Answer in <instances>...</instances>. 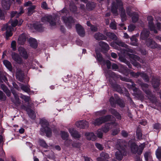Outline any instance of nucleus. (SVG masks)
I'll return each mask as SVG.
<instances>
[{
	"label": "nucleus",
	"mask_w": 161,
	"mask_h": 161,
	"mask_svg": "<svg viewBox=\"0 0 161 161\" xmlns=\"http://www.w3.org/2000/svg\"><path fill=\"white\" fill-rule=\"evenodd\" d=\"M107 77L109 78V82L110 86L115 91L119 93H123V91L121 89L120 85L116 83V80L114 79L115 73L111 71H108L107 72Z\"/></svg>",
	"instance_id": "1"
},
{
	"label": "nucleus",
	"mask_w": 161,
	"mask_h": 161,
	"mask_svg": "<svg viewBox=\"0 0 161 161\" xmlns=\"http://www.w3.org/2000/svg\"><path fill=\"white\" fill-rule=\"evenodd\" d=\"M145 146L144 143L141 144L138 146L135 142H132L130 145L132 153L134 154H137L138 156L141 155L142 153Z\"/></svg>",
	"instance_id": "2"
},
{
	"label": "nucleus",
	"mask_w": 161,
	"mask_h": 161,
	"mask_svg": "<svg viewBox=\"0 0 161 161\" xmlns=\"http://www.w3.org/2000/svg\"><path fill=\"white\" fill-rule=\"evenodd\" d=\"M119 146L120 150L118 149V151H116L115 153V156L117 159L120 161L122 159L124 156L126 155V152L125 148H121L120 145Z\"/></svg>",
	"instance_id": "3"
},
{
	"label": "nucleus",
	"mask_w": 161,
	"mask_h": 161,
	"mask_svg": "<svg viewBox=\"0 0 161 161\" xmlns=\"http://www.w3.org/2000/svg\"><path fill=\"white\" fill-rule=\"evenodd\" d=\"M62 19L66 25L69 28L72 27V24L75 23L73 18L71 16L67 17L64 16L62 17Z\"/></svg>",
	"instance_id": "4"
},
{
	"label": "nucleus",
	"mask_w": 161,
	"mask_h": 161,
	"mask_svg": "<svg viewBox=\"0 0 161 161\" xmlns=\"http://www.w3.org/2000/svg\"><path fill=\"white\" fill-rule=\"evenodd\" d=\"M129 57L132 58L131 64L133 66L136 67L137 68H139L141 67V65L140 64L136 61V60H139L140 58L139 57L136 55L133 54H130Z\"/></svg>",
	"instance_id": "5"
},
{
	"label": "nucleus",
	"mask_w": 161,
	"mask_h": 161,
	"mask_svg": "<svg viewBox=\"0 0 161 161\" xmlns=\"http://www.w3.org/2000/svg\"><path fill=\"white\" fill-rule=\"evenodd\" d=\"M146 44L148 47L152 49H154L159 47L158 45L152 39L150 38H148L146 40Z\"/></svg>",
	"instance_id": "6"
},
{
	"label": "nucleus",
	"mask_w": 161,
	"mask_h": 161,
	"mask_svg": "<svg viewBox=\"0 0 161 161\" xmlns=\"http://www.w3.org/2000/svg\"><path fill=\"white\" fill-rule=\"evenodd\" d=\"M98 44L100 47V51L103 53H106L109 49V45L103 41L99 42Z\"/></svg>",
	"instance_id": "7"
},
{
	"label": "nucleus",
	"mask_w": 161,
	"mask_h": 161,
	"mask_svg": "<svg viewBox=\"0 0 161 161\" xmlns=\"http://www.w3.org/2000/svg\"><path fill=\"white\" fill-rule=\"evenodd\" d=\"M147 19L149 20L148 22V27L151 31H153L155 33H157V31L156 29L155 26L153 22V19L152 16H149Z\"/></svg>",
	"instance_id": "8"
},
{
	"label": "nucleus",
	"mask_w": 161,
	"mask_h": 161,
	"mask_svg": "<svg viewBox=\"0 0 161 161\" xmlns=\"http://www.w3.org/2000/svg\"><path fill=\"white\" fill-rule=\"evenodd\" d=\"M75 29L78 34L80 36L83 37L85 35V30L82 26L79 24L75 25Z\"/></svg>",
	"instance_id": "9"
},
{
	"label": "nucleus",
	"mask_w": 161,
	"mask_h": 161,
	"mask_svg": "<svg viewBox=\"0 0 161 161\" xmlns=\"http://www.w3.org/2000/svg\"><path fill=\"white\" fill-rule=\"evenodd\" d=\"M114 41V42H111L110 45L116 48V47H118L117 45L125 47H126L128 46V45L124 42L121 41L117 40V39Z\"/></svg>",
	"instance_id": "10"
},
{
	"label": "nucleus",
	"mask_w": 161,
	"mask_h": 161,
	"mask_svg": "<svg viewBox=\"0 0 161 161\" xmlns=\"http://www.w3.org/2000/svg\"><path fill=\"white\" fill-rule=\"evenodd\" d=\"M11 56L13 59L17 63L21 64L22 63V59L18 53L13 52L12 53Z\"/></svg>",
	"instance_id": "11"
},
{
	"label": "nucleus",
	"mask_w": 161,
	"mask_h": 161,
	"mask_svg": "<svg viewBox=\"0 0 161 161\" xmlns=\"http://www.w3.org/2000/svg\"><path fill=\"white\" fill-rule=\"evenodd\" d=\"M76 126L80 128L85 129L88 127V123L86 120H80L75 123Z\"/></svg>",
	"instance_id": "12"
},
{
	"label": "nucleus",
	"mask_w": 161,
	"mask_h": 161,
	"mask_svg": "<svg viewBox=\"0 0 161 161\" xmlns=\"http://www.w3.org/2000/svg\"><path fill=\"white\" fill-rule=\"evenodd\" d=\"M41 131L46 134V136L48 137H50L52 135V129L49 126L44 127L42 128Z\"/></svg>",
	"instance_id": "13"
},
{
	"label": "nucleus",
	"mask_w": 161,
	"mask_h": 161,
	"mask_svg": "<svg viewBox=\"0 0 161 161\" xmlns=\"http://www.w3.org/2000/svg\"><path fill=\"white\" fill-rule=\"evenodd\" d=\"M19 12L16 11H12L11 14V18H13L14 16H16V18H18L22 14L25 12L23 8L22 7H20L19 9Z\"/></svg>",
	"instance_id": "14"
},
{
	"label": "nucleus",
	"mask_w": 161,
	"mask_h": 161,
	"mask_svg": "<svg viewBox=\"0 0 161 161\" xmlns=\"http://www.w3.org/2000/svg\"><path fill=\"white\" fill-rule=\"evenodd\" d=\"M1 4L4 9L8 10L10 8L11 3L10 0H2Z\"/></svg>",
	"instance_id": "15"
},
{
	"label": "nucleus",
	"mask_w": 161,
	"mask_h": 161,
	"mask_svg": "<svg viewBox=\"0 0 161 161\" xmlns=\"http://www.w3.org/2000/svg\"><path fill=\"white\" fill-rule=\"evenodd\" d=\"M18 51L20 56L24 59H27L28 57L27 53L24 48L20 47L18 48Z\"/></svg>",
	"instance_id": "16"
},
{
	"label": "nucleus",
	"mask_w": 161,
	"mask_h": 161,
	"mask_svg": "<svg viewBox=\"0 0 161 161\" xmlns=\"http://www.w3.org/2000/svg\"><path fill=\"white\" fill-rule=\"evenodd\" d=\"M100 156L97 158L98 161H107L109 158L108 154L105 152L101 153Z\"/></svg>",
	"instance_id": "17"
},
{
	"label": "nucleus",
	"mask_w": 161,
	"mask_h": 161,
	"mask_svg": "<svg viewBox=\"0 0 161 161\" xmlns=\"http://www.w3.org/2000/svg\"><path fill=\"white\" fill-rule=\"evenodd\" d=\"M94 38L98 41L103 40H107V37L106 36L100 32L96 33L94 36Z\"/></svg>",
	"instance_id": "18"
},
{
	"label": "nucleus",
	"mask_w": 161,
	"mask_h": 161,
	"mask_svg": "<svg viewBox=\"0 0 161 161\" xmlns=\"http://www.w3.org/2000/svg\"><path fill=\"white\" fill-rule=\"evenodd\" d=\"M110 113L114 116L118 120H121V116L120 114L114 109L110 108L108 109Z\"/></svg>",
	"instance_id": "19"
},
{
	"label": "nucleus",
	"mask_w": 161,
	"mask_h": 161,
	"mask_svg": "<svg viewBox=\"0 0 161 161\" xmlns=\"http://www.w3.org/2000/svg\"><path fill=\"white\" fill-rule=\"evenodd\" d=\"M150 34V32L147 30H143L142 31L140 35V39L142 40H146L148 39Z\"/></svg>",
	"instance_id": "20"
},
{
	"label": "nucleus",
	"mask_w": 161,
	"mask_h": 161,
	"mask_svg": "<svg viewBox=\"0 0 161 161\" xmlns=\"http://www.w3.org/2000/svg\"><path fill=\"white\" fill-rule=\"evenodd\" d=\"M69 131L71 136L75 139L79 138L81 137V135L79 132L73 129H69Z\"/></svg>",
	"instance_id": "21"
},
{
	"label": "nucleus",
	"mask_w": 161,
	"mask_h": 161,
	"mask_svg": "<svg viewBox=\"0 0 161 161\" xmlns=\"http://www.w3.org/2000/svg\"><path fill=\"white\" fill-rule=\"evenodd\" d=\"M45 20L49 22L51 26H54L56 25L55 18L52 15L48 16L45 18Z\"/></svg>",
	"instance_id": "22"
},
{
	"label": "nucleus",
	"mask_w": 161,
	"mask_h": 161,
	"mask_svg": "<svg viewBox=\"0 0 161 161\" xmlns=\"http://www.w3.org/2000/svg\"><path fill=\"white\" fill-rule=\"evenodd\" d=\"M24 73L20 70H18L16 73V77L17 79L21 82H23L24 80Z\"/></svg>",
	"instance_id": "23"
},
{
	"label": "nucleus",
	"mask_w": 161,
	"mask_h": 161,
	"mask_svg": "<svg viewBox=\"0 0 161 161\" xmlns=\"http://www.w3.org/2000/svg\"><path fill=\"white\" fill-rule=\"evenodd\" d=\"M29 42L31 47L34 49L37 48L38 44L36 39L32 37L30 38L29 40Z\"/></svg>",
	"instance_id": "24"
},
{
	"label": "nucleus",
	"mask_w": 161,
	"mask_h": 161,
	"mask_svg": "<svg viewBox=\"0 0 161 161\" xmlns=\"http://www.w3.org/2000/svg\"><path fill=\"white\" fill-rule=\"evenodd\" d=\"M29 117L32 119H34L36 117L34 112L30 108H26V110Z\"/></svg>",
	"instance_id": "25"
},
{
	"label": "nucleus",
	"mask_w": 161,
	"mask_h": 161,
	"mask_svg": "<svg viewBox=\"0 0 161 161\" xmlns=\"http://www.w3.org/2000/svg\"><path fill=\"white\" fill-rule=\"evenodd\" d=\"M152 84L153 88L157 90L159 87L160 82L159 80L157 79L154 78L153 79Z\"/></svg>",
	"instance_id": "26"
},
{
	"label": "nucleus",
	"mask_w": 161,
	"mask_h": 161,
	"mask_svg": "<svg viewBox=\"0 0 161 161\" xmlns=\"http://www.w3.org/2000/svg\"><path fill=\"white\" fill-rule=\"evenodd\" d=\"M96 3L93 2H89L86 4V8L88 10H92L96 7Z\"/></svg>",
	"instance_id": "27"
},
{
	"label": "nucleus",
	"mask_w": 161,
	"mask_h": 161,
	"mask_svg": "<svg viewBox=\"0 0 161 161\" xmlns=\"http://www.w3.org/2000/svg\"><path fill=\"white\" fill-rule=\"evenodd\" d=\"M87 139L89 140L95 141L96 136L93 132L88 133L86 134Z\"/></svg>",
	"instance_id": "28"
},
{
	"label": "nucleus",
	"mask_w": 161,
	"mask_h": 161,
	"mask_svg": "<svg viewBox=\"0 0 161 161\" xmlns=\"http://www.w3.org/2000/svg\"><path fill=\"white\" fill-rule=\"evenodd\" d=\"M118 7L116 3L113 2L112 3L111 7V12L113 14H116L118 12Z\"/></svg>",
	"instance_id": "29"
},
{
	"label": "nucleus",
	"mask_w": 161,
	"mask_h": 161,
	"mask_svg": "<svg viewBox=\"0 0 161 161\" xmlns=\"http://www.w3.org/2000/svg\"><path fill=\"white\" fill-rule=\"evenodd\" d=\"M106 36H107L110 39L114 41L116 40L117 39V37L116 35L114 33L110 32H107L106 34Z\"/></svg>",
	"instance_id": "30"
},
{
	"label": "nucleus",
	"mask_w": 161,
	"mask_h": 161,
	"mask_svg": "<svg viewBox=\"0 0 161 161\" xmlns=\"http://www.w3.org/2000/svg\"><path fill=\"white\" fill-rule=\"evenodd\" d=\"M103 123V122L102 118H101V117L96 119L92 122V124L95 126L100 125Z\"/></svg>",
	"instance_id": "31"
},
{
	"label": "nucleus",
	"mask_w": 161,
	"mask_h": 161,
	"mask_svg": "<svg viewBox=\"0 0 161 161\" xmlns=\"http://www.w3.org/2000/svg\"><path fill=\"white\" fill-rule=\"evenodd\" d=\"M136 135L137 138L138 139L141 140L142 139V130L139 127H138L136 129Z\"/></svg>",
	"instance_id": "32"
},
{
	"label": "nucleus",
	"mask_w": 161,
	"mask_h": 161,
	"mask_svg": "<svg viewBox=\"0 0 161 161\" xmlns=\"http://www.w3.org/2000/svg\"><path fill=\"white\" fill-rule=\"evenodd\" d=\"M120 17L121 19V21L124 22L126 20L127 16L125 13V10L124 8H122V9L121 10Z\"/></svg>",
	"instance_id": "33"
},
{
	"label": "nucleus",
	"mask_w": 161,
	"mask_h": 161,
	"mask_svg": "<svg viewBox=\"0 0 161 161\" xmlns=\"http://www.w3.org/2000/svg\"><path fill=\"white\" fill-rule=\"evenodd\" d=\"M96 59L99 62L101 63L102 62H103V60H105L104 59L102 54L99 52L96 51Z\"/></svg>",
	"instance_id": "34"
},
{
	"label": "nucleus",
	"mask_w": 161,
	"mask_h": 161,
	"mask_svg": "<svg viewBox=\"0 0 161 161\" xmlns=\"http://www.w3.org/2000/svg\"><path fill=\"white\" fill-rule=\"evenodd\" d=\"M9 26L7 25L6 27V38L7 40H8L9 37L11 36H12L13 34L12 32V31L11 30V28L10 27L9 30V31H8V28Z\"/></svg>",
	"instance_id": "35"
},
{
	"label": "nucleus",
	"mask_w": 161,
	"mask_h": 161,
	"mask_svg": "<svg viewBox=\"0 0 161 161\" xmlns=\"http://www.w3.org/2000/svg\"><path fill=\"white\" fill-rule=\"evenodd\" d=\"M18 41L22 45L25 43L26 41V37L24 34L20 35L18 38Z\"/></svg>",
	"instance_id": "36"
},
{
	"label": "nucleus",
	"mask_w": 161,
	"mask_h": 161,
	"mask_svg": "<svg viewBox=\"0 0 161 161\" xmlns=\"http://www.w3.org/2000/svg\"><path fill=\"white\" fill-rule=\"evenodd\" d=\"M3 63L5 67L10 71L12 70V67L11 63L8 61L4 60L3 61Z\"/></svg>",
	"instance_id": "37"
},
{
	"label": "nucleus",
	"mask_w": 161,
	"mask_h": 161,
	"mask_svg": "<svg viewBox=\"0 0 161 161\" xmlns=\"http://www.w3.org/2000/svg\"><path fill=\"white\" fill-rule=\"evenodd\" d=\"M147 95L148 98L151 101H152V98H153L154 96L152 92L148 89L144 90L143 91Z\"/></svg>",
	"instance_id": "38"
},
{
	"label": "nucleus",
	"mask_w": 161,
	"mask_h": 161,
	"mask_svg": "<svg viewBox=\"0 0 161 161\" xmlns=\"http://www.w3.org/2000/svg\"><path fill=\"white\" fill-rule=\"evenodd\" d=\"M130 40L131 41L130 44L131 45L134 46H137L138 40L136 36L135 35L133 36L130 38Z\"/></svg>",
	"instance_id": "39"
},
{
	"label": "nucleus",
	"mask_w": 161,
	"mask_h": 161,
	"mask_svg": "<svg viewBox=\"0 0 161 161\" xmlns=\"http://www.w3.org/2000/svg\"><path fill=\"white\" fill-rule=\"evenodd\" d=\"M131 17H132V22L133 23L137 22L139 19V15L137 13L135 12H133V13Z\"/></svg>",
	"instance_id": "40"
},
{
	"label": "nucleus",
	"mask_w": 161,
	"mask_h": 161,
	"mask_svg": "<svg viewBox=\"0 0 161 161\" xmlns=\"http://www.w3.org/2000/svg\"><path fill=\"white\" fill-rule=\"evenodd\" d=\"M30 86L28 85H25L22 84L21 86V89L26 92H30L31 89Z\"/></svg>",
	"instance_id": "41"
},
{
	"label": "nucleus",
	"mask_w": 161,
	"mask_h": 161,
	"mask_svg": "<svg viewBox=\"0 0 161 161\" xmlns=\"http://www.w3.org/2000/svg\"><path fill=\"white\" fill-rule=\"evenodd\" d=\"M116 103L121 108H123L125 106L124 101L120 98H116Z\"/></svg>",
	"instance_id": "42"
},
{
	"label": "nucleus",
	"mask_w": 161,
	"mask_h": 161,
	"mask_svg": "<svg viewBox=\"0 0 161 161\" xmlns=\"http://www.w3.org/2000/svg\"><path fill=\"white\" fill-rule=\"evenodd\" d=\"M60 133L61 137L63 140H67L68 139L69 135L67 132L64 131H61Z\"/></svg>",
	"instance_id": "43"
},
{
	"label": "nucleus",
	"mask_w": 161,
	"mask_h": 161,
	"mask_svg": "<svg viewBox=\"0 0 161 161\" xmlns=\"http://www.w3.org/2000/svg\"><path fill=\"white\" fill-rule=\"evenodd\" d=\"M102 118L103 123L106 122L110 121L112 118V115L108 114L102 117H101Z\"/></svg>",
	"instance_id": "44"
},
{
	"label": "nucleus",
	"mask_w": 161,
	"mask_h": 161,
	"mask_svg": "<svg viewBox=\"0 0 161 161\" xmlns=\"http://www.w3.org/2000/svg\"><path fill=\"white\" fill-rule=\"evenodd\" d=\"M109 101L112 107L114 108L116 107V104H117L116 99L115 100L114 97L112 96L110 97Z\"/></svg>",
	"instance_id": "45"
},
{
	"label": "nucleus",
	"mask_w": 161,
	"mask_h": 161,
	"mask_svg": "<svg viewBox=\"0 0 161 161\" xmlns=\"http://www.w3.org/2000/svg\"><path fill=\"white\" fill-rule=\"evenodd\" d=\"M157 158L161 161V147H159L156 150L155 153Z\"/></svg>",
	"instance_id": "46"
},
{
	"label": "nucleus",
	"mask_w": 161,
	"mask_h": 161,
	"mask_svg": "<svg viewBox=\"0 0 161 161\" xmlns=\"http://www.w3.org/2000/svg\"><path fill=\"white\" fill-rule=\"evenodd\" d=\"M70 10L71 11L74 13L76 12L77 9V8L74 3H70L69 5Z\"/></svg>",
	"instance_id": "47"
},
{
	"label": "nucleus",
	"mask_w": 161,
	"mask_h": 161,
	"mask_svg": "<svg viewBox=\"0 0 161 161\" xmlns=\"http://www.w3.org/2000/svg\"><path fill=\"white\" fill-rule=\"evenodd\" d=\"M41 125L43 128L44 127L49 126V124L47 120L41 119Z\"/></svg>",
	"instance_id": "48"
},
{
	"label": "nucleus",
	"mask_w": 161,
	"mask_h": 161,
	"mask_svg": "<svg viewBox=\"0 0 161 161\" xmlns=\"http://www.w3.org/2000/svg\"><path fill=\"white\" fill-rule=\"evenodd\" d=\"M36 6L32 5L27 8L28 13L29 15H31L33 13V10L36 8Z\"/></svg>",
	"instance_id": "49"
},
{
	"label": "nucleus",
	"mask_w": 161,
	"mask_h": 161,
	"mask_svg": "<svg viewBox=\"0 0 161 161\" xmlns=\"http://www.w3.org/2000/svg\"><path fill=\"white\" fill-rule=\"evenodd\" d=\"M8 81L7 77L4 75H0V83H3V82L6 83Z\"/></svg>",
	"instance_id": "50"
},
{
	"label": "nucleus",
	"mask_w": 161,
	"mask_h": 161,
	"mask_svg": "<svg viewBox=\"0 0 161 161\" xmlns=\"http://www.w3.org/2000/svg\"><path fill=\"white\" fill-rule=\"evenodd\" d=\"M33 28L36 31H40V24L35 23L32 25Z\"/></svg>",
	"instance_id": "51"
},
{
	"label": "nucleus",
	"mask_w": 161,
	"mask_h": 161,
	"mask_svg": "<svg viewBox=\"0 0 161 161\" xmlns=\"http://www.w3.org/2000/svg\"><path fill=\"white\" fill-rule=\"evenodd\" d=\"M130 74L132 77L135 78H137L141 75V72L138 71L136 73L132 71L130 72Z\"/></svg>",
	"instance_id": "52"
},
{
	"label": "nucleus",
	"mask_w": 161,
	"mask_h": 161,
	"mask_svg": "<svg viewBox=\"0 0 161 161\" xmlns=\"http://www.w3.org/2000/svg\"><path fill=\"white\" fill-rule=\"evenodd\" d=\"M126 12L127 14L129 16H131L133 13V12H132L131 8L130 6L127 7L126 8Z\"/></svg>",
	"instance_id": "53"
},
{
	"label": "nucleus",
	"mask_w": 161,
	"mask_h": 161,
	"mask_svg": "<svg viewBox=\"0 0 161 161\" xmlns=\"http://www.w3.org/2000/svg\"><path fill=\"white\" fill-rule=\"evenodd\" d=\"M103 63L106 64L107 68L108 69H109L111 68V66H112L111 64V62L109 60H103Z\"/></svg>",
	"instance_id": "54"
},
{
	"label": "nucleus",
	"mask_w": 161,
	"mask_h": 161,
	"mask_svg": "<svg viewBox=\"0 0 161 161\" xmlns=\"http://www.w3.org/2000/svg\"><path fill=\"white\" fill-rule=\"evenodd\" d=\"M140 85L143 91H144L145 90L148 89L149 87V85L148 84L143 82H142L140 84Z\"/></svg>",
	"instance_id": "55"
},
{
	"label": "nucleus",
	"mask_w": 161,
	"mask_h": 161,
	"mask_svg": "<svg viewBox=\"0 0 161 161\" xmlns=\"http://www.w3.org/2000/svg\"><path fill=\"white\" fill-rule=\"evenodd\" d=\"M20 98L23 99L26 103L29 102L30 100V97H29L22 94L20 97Z\"/></svg>",
	"instance_id": "56"
},
{
	"label": "nucleus",
	"mask_w": 161,
	"mask_h": 161,
	"mask_svg": "<svg viewBox=\"0 0 161 161\" xmlns=\"http://www.w3.org/2000/svg\"><path fill=\"white\" fill-rule=\"evenodd\" d=\"M116 4L118 8H120L121 10L122 9V8H123V4L121 0H116Z\"/></svg>",
	"instance_id": "57"
},
{
	"label": "nucleus",
	"mask_w": 161,
	"mask_h": 161,
	"mask_svg": "<svg viewBox=\"0 0 161 161\" xmlns=\"http://www.w3.org/2000/svg\"><path fill=\"white\" fill-rule=\"evenodd\" d=\"M126 85L127 87L128 88L132 89L133 88L135 87L136 84L133 82H132L129 83H126Z\"/></svg>",
	"instance_id": "58"
},
{
	"label": "nucleus",
	"mask_w": 161,
	"mask_h": 161,
	"mask_svg": "<svg viewBox=\"0 0 161 161\" xmlns=\"http://www.w3.org/2000/svg\"><path fill=\"white\" fill-rule=\"evenodd\" d=\"M107 112V110L105 109H104L102 110L97 111L96 112V114H99L100 115H103L105 114H106Z\"/></svg>",
	"instance_id": "59"
},
{
	"label": "nucleus",
	"mask_w": 161,
	"mask_h": 161,
	"mask_svg": "<svg viewBox=\"0 0 161 161\" xmlns=\"http://www.w3.org/2000/svg\"><path fill=\"white\" fill-rule=\"evenodd\" d=\"M6 97L5 94L1 90H0V100L5 101Z\"/></svg>",
	"instance_id": "60"
},
{
	"label": "nucleus",
	"mask_w": 161,
	"mask_h": 161,
	"mask_svg": "<svg viewBox=\"0 0 161 161\" xmlns=\"http://www.w3.org/2000/svg\"><path fill=\"white\" fill-rule=\"evenodd\" d=\"M11 47L14 51L16 50V42L15 41H13L11 43Z\"/></svg>",
	"instance_id": "61"
},
{
	"label": "nucleus",
	"mask_w": 161,
	"mask_h": 161,
	"mask_svg": "<svg viewBox=\"0 0 161 161\" xmlns=\"http://www.w3.org/2000/svg\"><path fill=\"white\" fill-rule=\"evenodd\" d=\"M64 142L65 145L67 147H69L71 144H72V140L71 139H67V140H65Z\"/></svg>",
	"instance_id": "62"
},
{
	"label": "nucleus",
	"mask_w": 161,
	"mask_h": 161,
	"mask_svg": "<svg viewBox=\"0 0 161 161\" xmlns=\"http://www.w3.org/2000/svg\"><path fill=\"white\" fill-rule=\"evenodd\" d=\"M109 26L111 29L116 30L117 29V26L115 22H111Z\"/></svg>",
	"instance_id": "63"
},
{
	"label": "nucleus",
	"mask_w": 161,
	"mask_h": 161,
	"mask_svg": "<svg viewBox=\"0 0 161 161\" xmlns=\"http://www.w3.org/2000/svg\"><path fill=\"white\" fill-rule=\"evenodd\" d=\"M14 97L15 100L14 101V103L15 104L19 105L21 103V102L20 101L18 96L15 97Z\"/></svg>",
	"instance_id": "64"
}]
</instances>
